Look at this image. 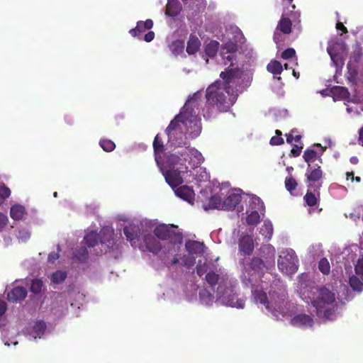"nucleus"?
<instances>
[{
    "label": "nucleus",
    "mask_w": 363,
    "mask_h": 363,
    "mask_svg": "<svg viewBox=\"0 0 363 363\" xmlns=\"http://www.w3.org/2000/svg\"><path fill=\"white\" fill-rule=\"evenodd\" d=\"M182 9V7L179 1L177 0H172L168 1L166 6L165 14L168 16L175 17L180 13Z\"/></svg>",
    "instance_id": "a878e982"
},
{
    "label": "nucleus",
    "mask_w": 363,
    "mask_h": 363,
    "mask_svg": "<svg viewBox=\"0 0 363 363\" xmlns=\"http://www.w3.org/2000/svg\"><path fill=\"white\" fill-rule=\"evenodd\" d=\"M99 144L101 148L106 152H111L116 147L115 143L112 140L108 139H101Z\"/></svg>",
    "instance_id": "a18cd8bd"
},
{
    "label": "nucleus",
    "mask_w": 363,
    "mask_h": 363,
    "mask_svg": "<svg viewBox=\"0 0 363 363\" xmlns=\"http://www.w3.org/2000/svg\"><path fill=\"white\" fill-rule=\"evenodd\" d=\"M238 50V45L231 41H228L221 45L220 55L223 64L228 66L226 69L235 68L234 65L237 62ZM235 68L239 69L238 67H235Z\"/></svg>",
    "instance_id": "6e6552de"
},
{
    "label": "nucleus",
    "mask_w": 363,
    "mask_h": 363,
    "mask_svg": "<svg viewBox=\"0 0 363 363\" xmlns=\"http://www.w3.org/2000/svg\"><path fill=\"white\" fill-rule=\"evenodd\" d=\"M332 92L334 95H337L342 99H347L350 96L348 89L343 86H334L332 89Z\"/></svg>",
    "instance_id": "ea45409f"
},
{
    "label": "nucleus",
    "mask_w": 363,
    "mask_h": 363,
    "mask_svg": "<svg viewBox=\"0 0 363 363\" xmlns=\"http://www.w3.org/2000/svg\"><path fill=\"white\" fill-rule=\"evenodd\" d=\"M11 195L10 189L4 183L0 184V201L1 204Z\"/></svg>",
    "instance_id": "de8ad7c7"
},
{
    "label": "nucleus",
    "mask_w": 363,
    "mask_h": 363,
    "mask_svg": "<svg viewBox=\"0 0 363 363\" xmlns=\"http://www.w3.org/2000/svg\"><path fill=\"white\" fill-rule=\"evenodd\" d=\"M106 231L104 230H101L100 235L94 231L87 233L84 238L85 245L88 247H94L98 244L99 241L101 243H106V240L101 236L102 234H105Z\"/></svg>",
    "instance_id": "aec40b11"
},
{
    "label": "nucleus",
    "mask_w": 363,
    "mask_h": 363,
    "mask_svg": "<svg viewBox=\"0 0 363 363\" xmlns=\"http://www.w3.org/2000/svg\"><path fill=\"white\" fill-rule=\"evenodd\" d=\"M7 310V304L4 301H0V317L2 316Z\"/></svg>",
    "instance_id": "69168bd1"
},
{
    "label": "nucleus",
    "mask_w": 363,
    "mask_h": 363,
    "mask_svg": "<svg viewBox=\"0 0 363 363\" xmlns=\"http://www.w3.org/2000/svg\"><path fill=\"white\" fill-rule=\"evenodd\" d=\"M284 183L286 190L291 194H292V191L296 189L298 185L297 182L292 176L287 177Z\"/></svg>",
    "instance_id": "49530a36"
},
{
    "label": "nucleus",
    "mask_w": 363,
    "mask_h": 363,
    "mask_svg": "<svg viewBox=\"0 0 363 363\" xmlns=\"http://www.w3.org/2000/svg\"><path fill=\"white\" fill-rule=\"evenodd\" d=\"M250 206L252 210L253 211H262L264 208V203L263 201H262V199L257 196H253L251 197L250 199Z\"/></svg>",
    "instance_id": "c9c22d12"
},
{
    "label": "nucleus",
    "mask_w": 363,
    "mask_h": 363,
    "mask_svg": "<svg viewBox=\"0 0 363 363\" xmlns=\"http://www.w3.org/2000/svg\"><path fill=\"white\" fill-rule=\"evenodd\" d=\"M223 278H228L227 277H220V276L215 273L214 272H208L205 277V279L208 284L210 285L211 287L213 288L216 284L219 285L220 279Z\"/></svg>",
    "instance_id": "473e14b6"
},
{
    "label": "nucleus",
    "mask_w": 363,
    "mask_h": 363,
    "mask_svg": "<svg viewBox=\"0 0 363 363\" xmlns=\"http://www.w3.org/2000/svg\"><path fill=\"white\" fill-rule=\"evenodd\" d=\"M354 272L359 277H363V259H359L354 266Z\"/></svg>",
    "instance_id": "5fc2aeb1"
},
{
    "label": "nucleus",
    "mask_w": 363,
    "mask_h": 363,
    "mask_svg": "<svg viewBox=\"0 0 363 363\" xmlns=\"http://www.w3.org/2000/svg\"><path fill=\"white\" fill-rule=\"evenodd\" d=\"M153 233L154 235L161 240H167L172 238L173 242H179L182 239V233H180L177 227L174 225H159L155 228Z\"/></svg>",
    "instance_id": "0eeeda50"
},
{
    "label": "nucleus",
    "mask_w": 363,
    "mask_h": 363,
    "mask_svg": "<svg viewBox=\"0 0 363 363\" xmlns=\"http://www.w3.org/2000/svg\"><path fill=\"white\" fill-rule=\"evenodd\" d=\"M47 328L46 323L43 320L36 321L33 327L32 334L35 338L41 337Z\"/></svg>",
    "instance_id": "2f4dec72"
},
{
    "label": "nucleus",
    "mask_w": 363,
    "mask_h": 363,
    "mask_svg": "<svg viewBox=\"0 0 363 363\" xmlns=\"http://www.w3.org/2000/svg\"><path fill=\"white\" fill-rule=\"evenodd\" d=\"M204 159L200 152L195 148L186 147L180 150L175 151L174 153L169 154L165 161L162 159V166H158L162 171L164 169H182L187 170L188 167L186 162L192 168L197 167L203 162Z\"/></svg>",
    "instance_id": "f03ea898"
},
{
    "label": "nucleus",
    "mask_w": 363,
    "mask_h": 363,
    "mask_svg": "<svg viewBox=\"0 0 363 363\" xmlns=\"http://www.w3.org/2000/svg\"><path fill=\"white\" fill-rule=\"evenodd\" d=\"M241 201V196L237 193L230 194L223 201L222 208L227 211H232Z\"/></svg>",
    "instance_id": "412c9836"
},
{
    "label": "nucleus",
    "mask_w": 363,
    "mask_h": 363,
    "mask_svg": "<svg viewBox=\"0 0 363 363\" xmlns=\"http://www.w3.org/2000/svg\"><path fill=\"white\" fill-rule=\"evenodd\" d=\"M273 39L277 44L279 43L282 40L281 35L277 30L274 31Z\"/></svg>",
    "instance_id": "338daca9"
},
{
    "label": "nucleus",
    "mask_w": 363,
    "mask_h": 363,
    "mask_svg": "<svg viewBox=\"0 0 363 363\" xmlns=\"http://www.w3.org/2000/svg\"><path fill=\"white\" fill-rule=\"evenodd\" d=\"M152 145H153L155 162L158 166H162L163 164H162V155L164 153V152L165 150V147H164V142H163L160 134H157L156 136L155 137Z\"/></svg>",
    "instance_id": "4468645a"
},
{
    "label": "nucleus",
    "mask_w": 363,
    "mask_h": 363,
    "mask_svg": "<svg viewBox=\"0 0 363 363\" xmlns=\"http://www.w3.org/2000/svg\"><path fill=\"white\" fill-rule=\"evenodd\" d=\"M349 284L354 291L361 292L363 291V277L352 275L349 278Z\"/></svg>",
    "instance_id": "c756f323"
},
{
    "label": "nucleus",
    "mask_w": 363,
    "mask_h": 363,
    "mask_svg": "<svg viewBox=\"0 0 363 363\" xmlns=\"http://www.w3.org/2000/svg\"><path fill=\"white\" fill-rule=\"evenodd\" d=\"M59 257L60 256H59L58 252H52L48 255V262L50 263H54L55 261L59 258Z\"/></svg>",
    "instance_id": "e2e57ef3"
},
{
    "label": "nucleus",
    "mask_w": 363,
    "mask_h": 363,
    "mask_svg": "<svg viewBox=\"0 0 363 363\" xmlns=\"http://www.w3.org/2000/svg\"><path fill=\"white\" fill-rule=\"evenodd\" d=\"M286 142L291 144L294 141L298 142L301 138V135L298 133L296 130L293 129L289 133L286 134Z\"/></svg>",
    "instance_id": "3c124183"
},
{
    "label": "nucleus",
    "mask_w": 363,
    "mask_h": 363,
    "mask_svg": "<svg viewBox=\"0 0 363 363\" xmlns=\"http://www.w3.org/2000/svg\"><path fill=\"white\" fill-rule=\"evenodd\" d=\"M308 189H312L313 187H316L317 185H314L313 183L319 182L323 178V171L320 167L315 164H308V168L306 173Z\"/></svg>",
    "instance_id": "1a4fd4ad"
},
{
    "label": "nucleus",
    "mask_w": 363,
    "mask_h": 363,
    "mask_svg": "<svg viewBox=\"0 0 363 363\" xmlns=\"http://www.w3.org/2000/svg\"><path fill=\"white\" fill-rule=\"evenodd\" d=\"M296 55V51L294 48H287L281 52V57L284 60H289Z\"/></svg>",
    "instance_id": "864d4df0"
},
{
    "label": "nucleus",
    "mask_w": 363,
    "mask_h": 363,
    "mask_svg": "<svg viewBox=\"0 0 363 363\" xmlns=\"http://www.w3.org/2000/svg\"><path fill=\"white\" fill-rule=\"evenodd\" d=\"M303 149L302 146H299L298 145H294L292 149L291 150V153L294 157H298L301 155V150Z\"/></svg>",
    "instance_id": "052dcab7"
},
{
    "label": "nucleus",
    "mask_w": 363,
    "mask_h": 363,
    "mask_svg": "<svg viewBox=\"0 0 363 363\" xmlns=\"http://www.w3.org/2000/svg\"><path fill=\"white\" fill-rule=\"evenodd\" d=\"M144 243L148 251L157 254L162 249V245L157 238L151 234L144 236Z\"/></svg>",
    "instance_id": "a211bd4d"
},
{
    "label": "nucleus",
    "mask_w": 363,
    "mask_h": 363,
    "mask_svg": "<svg viewBox=\"0 0 363 363\" xmlns=\"http://www.w3.org/2000/svg\"><path fill=\"white\" fill-rule=\"evenodd\" d=\"M265 267L264 261L257 257H252L247 264L244 265V270L249 275L262 273Z\"/></svg>",
    "instance_id": "9b49d317"
},
{
    "label": "nucleus",
    "mask_w": 363,
    "mask_h": 363,
    "mask_svg": "<svg viewBox=\"0 0 363 363\" xmlns=\"http://www.w3.org/2000/svg\"><path fill=\"white\" fill-rule=\"evenodd\" d=\"M284 141L281 137L273 136L270 140V145H280L284 144Z\"/></svg>",
    "instance_id": "bf43d9fd"
},
{
    "label": "nucleus",
    "mask_w": 363,
    "mask_h": 363,
    "mask_svg": "<svg viewBox=\"0 0 363 363\" xmlns=\"http://www.w3.org/2000/svg\"><path fill=\"white\" fill-rule=\"evenodd\" d=\"M187 170L182 169H167L165 172H163L166 182L172 187L179 186L183 182V178L181 173L186 172Z\"/></svg>",
    "instance_id": "9d476101"
},
{
    "label": "nucleus",
    "mask_w": 363,
    "mask_h": 363,
    "mask_svg": "<svg viewBox=\"0 0 363 363\" xmlns=\"http://www.w3.org/2000/svg\"><path fill=\"white\" fill-rule=\"evenodd\" d=\"M235 289L236 281L228 278L220 279L219 286L216 291L217 301L227 306L243 308L245 300L238 298Z\"/></svg>",
    "instance_id": "7ed1b4c3"
},
{
    "label": "nucleus",
    "mask_w": 363,
    "mask_h": 363,
    "mask_svg": "<svg viewBox=\"0 0 363 363\" xmlns=\"http://www.w3.org/2000/svg\"><path fill=\"white\" fill-rule=\"evenodd\" d=\"M8 217L6 214L0 213V231H1L7 225Z\"/></svg>",
    "instance_id": "13d9d810"
},
{
    "label": "nucleus",
    "mask_w": 363,
    "mask_h": 363,
    "mask_svg": "<svg viewBox=\"0 0 363 363\" xmlns=\"http://www.w3.org/2000/svg\"><path fill=\"white\" fill-rule=\"evenodd\" d=\"M153 26V21L151 19H147L145 21H138L135 28L130 30L129 33L133 37L139 36L141 33H144L146 30H150Z\"/></svg>",
    "instance_id": "4be33fe9"
},
{
    "label": "nucleus",
    "mask_w": 363,
    "mask_h": 363,
    "mask_svg": "<svg viewBox=\"0 0 363 363\" xmlns=\"http://www.w3.org/2000/svg\"><path fill=\"white\" fill-rule=\"evenodd\" d=\"M67 278V273L62 271H56L52 273L51 276V280L55 284H61Z\"/></svg>",
    "instance_id": "37998d69"
},
{
    "label": "nucleus",
    "mask_w": 363,
    "mask_h": 363,
    "mask_svg": "<svg viewBox=\"0 0 363 363\" xmlns=\"http://www.w3.org/2000/svg\"><path fill=\"white\" fill-rule=\"evenodd\" d=\"M30 237V233L26 230H21L18 231V238L22 242H26Z\"/></svg>",
    "instance_id": "4d7b16f0"
},
{
    "label": "nucleus",
    "mask_w": 363,
    "mask_h": 363,
    "mask_svg": "<svg viewBox=\"0 0 363 363\" xmlns=\"http://www.w3.org/2000/svg\"><path fill=\"white\" fill-rule=\"evenodd\" d=\"M243 72L240 69L229 68L221 72L220 77L222 80H216L210 84L206 91V99L208 104L215 107L218 112L225 113L237 101L238 92L241 88Z\"/></svg>",
    "instance_id": "f257e3e1"
},
{
    "label": "nucleus",
    "mask_w": 363,
    "mask_h": 363,
    "mask_svg": "<svg viewBox=\"0 0 363 363\" xmlns=\"http://www.w3.org/2000/svg\"><path fill=\"white\" fill-rule=\"evenodd\" d=\"M238 248L244 255H251L255 248L252 236L250 235L242 236L238 240Z\"/></svg>",
    "instance_id": "f8f14e48"
},
{
    "label": "nucleus",
    "mask_w": 363,
    "mask_h": 363,
    "mask_svg": "<svg viewBox=\"0 0 363 363\" xmlns=\"http://www.w3.org/2000/svg\"><path fill=\"white\" fill-rule=\"evenodd\" d=\"M313 323L314 321L311 315L303 313L298 314L291 320L292 325L299 328L312 327Z\"/></svg>",
    "instance_id": "f3484780"
},
{
    "label": "nucleus",
    "mask_w": 363,
    "mask_h": 363,
    "mask_svg": "<svg viewBox=\"0 0 363 363\" xmlns=\"http://www.w3.org/2000/svg\"><path fill=\"white\" fill-rule=\"evenodd\" d=\"M173 45L176 47L175 50L178 52H182L184 50V42L182 40H177L174 42Z\"/></svg>",
    "instance_id": "680f3d73"
},
{
    "label": "nucleus",
    "mask_w": 363,
    "mask_h": 363,
    "mask_svg": "<svg viewBox=\"0 0 363 363\" xmlns=\"http://www.w3.org/2000/svg\"><path fill=\"white\" fill-rule=\"evenodd\" d=\"M219 48V43L216 40L210 41L205 47V53L209 57H214Z\"/></svg>",
    "instance_id": "72a5a7b5"
},
{
    "label": "nucleus",
    "mask_w": 363,
    "mask_h": 363,
    "mask_svg": "<svg viewBox=\"0 0 363 363\" xmlns=\"http://www.w3.org/2000/svg\"><path fill=\"white\" fill-rule=\"evenodd\" d=\"M201 47V41L199 38L191 34L187 42L186 52L189 55H194Z\"/></svg>",
    "instance_id": "bb28decb"
},
{
    "label": "nucleus",
    "mask_w": 363,
    "mask_h": 363,
    "mask_svg": "<svg viewBox=\"0 0 363 363\" xmlns=\"http://www.w3.org/2000/svg\"><path fill=\"white\" fill-rule=\"evenodd\" d=\"M222 203L220 197L214 195L210 197L207 204H203V208L205 211L216 209L222 206Z\"/></svg>",
    "instance_id": "7c9ffc66"
},
{
    "label": "nucleus",
    "mask_w": 363,
    "mask_h": 363,
    "mask_svg": "<svg viewBox=\"0 0 363 363\" xmlns=\"http://www.w3.org/2000/svg\"><path fill=\"white\" fill-rule=\"evenodd\" d=\"M259 214L257 211H252L247 217V223L249 225H256L259 222Z\"/></svg>",
    "instance_id": "8fccbe9b"
},
{
    "label": "nucleus",
    "mask_w": 363,
    "mask_h": 363,
    "mask_svg": "<svg viewBox=\"0 0 363 363\" xmlns=\"http://www.w3.org/2000/svg\"><path fill=\"white\" fill-rule=\"evenodd\" d=\"M259 233L267 239V240H270L273 234V226L272 223L269 221H265L260 228Z\"/></svg>",
    "instance_id": "f704fd0d"
},
{
    "label": "nucleus",
    "mask_w": 363,
    "mask_h": 363,
    "mask_svg": "<svg viewBox=\"0 0 363 363\" xmlns=\"http://www.w3.org/2000/svg\"><path fill=\"white\" fill-rule=\"evenodd\" d=\"M185 247L190 254H202L204 252L203 243L196 240H188Z\"/></svg>",
    "instance_id": "393cba45"
},
{
    "label": "nucleus",
    "mask_w": 363,
    "mask_h": 363,
    "mask_svg": "<svg viewBox=\"0 0 363 363\" xmlns=\"http://www.w3.org/2000/svg\"><path fill=\"white\" fill-rule=\"evenodd\" d=\"M209 269V264L206 262L201 263V261L196 265V273L197 274L201 277L205 274H207Z\"/></svg>",
    "instance_id": "603ef678"
},
{
    "label": "nucleus",
    "mask_w": 363,
    "mask_h": 363,
    "mask_svg": "<svg viewBox=\"0 0 363 363\" xmlns=\"http://www.w3.org/2000/svg\"><path fill=\"white\" fill-rule=\"evenodd\" d=\"M252 296L256 303H260L265 306L266 308L269 311L273 312L272 308H280V306L275 303V306H273L272 301H269L267 298V294L262 290L255 289L252 290Z\"/></svg>",
    "instance_id": "dca6fc26"
},
{
    "label": "nucleus",
    "mask_w": 363,
    "mask_h": 363,
    "mask_svg": "<svg viewBox=\"0 0 363 363\" xmlns=\"http://www.w3.org/2000/svg\"><path fill=\"white\" fill-rule=\"evenodd\" d=\"M123 233L127 240L131 243V245H133L135 241L138 240L139 228L136 225H129L123 228Z\"/></svg>",
    "instance_id": "b1692460"
},
{
    "label": "nucleus",
    "mask_w": 363,
    "mask_h": 363,
    "mask_svg": "<svg viewBox=\"0 0 363 363\" xmlns=\"http://www.w3.org/2000/svg\"><path fill=\"white\" fill-rule=\"evenodd\" d=\"M328 52L331 58L332 62H333L335 67L343 65V58L340 53L333 51V50L329 48L328 49Z\"/></svg>",
    "instance_id": "4c0bfd02"
},
{
    "label": "nucleus",
    "mask_w": 363,
    "mask_h": 363,
    "mask_svg": "<svg viewBox=\"0 0 363 363\" xmlns=\"http://www.w3.org/2000/svg\"><path fill=\"white\" fill-rule=\"evenodd\" d=\"M347 78L350 82H354L356 81L358 72L357 67L352 65L350 62H348L347 65Z\"/></svg>",
    "instance_id": "58836bf2"
},
{
    "label": "nucleus",
    "mask_w": 363,
    "mask_h": 363,
    "mask_svg": "<svg viewBox=\"0 0 363 363\" xmlns=\"http://www.w3.org/2000/svg\"><path fill=\"white\" fill-rule=\"evenodd\" d=\"M320 187L321 184H318L316 187H313L312 189H308V191L303 197V201L306 205L310 207H313L318 204L320 197Z\"/></svg>",
    "instance_id": "2eb2a0df"
},
{
    "label": "nucleus",
    "mask_w": 363,
    "mask_h": 363,
    "mask_svg": "<svg viewBox=\"0 0 363 363\" xmlns=\"http://www.w3.org/2000/svg\"><path fill=\"white\" fill-rule=\"evenodd\" d=\"M199 296L201 300L206 304L211 303L214 298L213 296L206 289L201 290L199 292Z\"/></svg>",
    "instance_id": "09e8293b"
},
{
    "label": "nucleus",
    "mask_w": 363,
    "mask_h": 363,
    "mask_svg": "<svg viewBox=\"0 0 363 363\" xmlns=\"http://www.w3.org/2000/svg\"><path fill=\"white\" fill-rule=\"evenodd\" d=\"M187 132L191 138L197 137L201 131L200 120L196 116H193L191 112L188 111Z\"/></svg>",
    "instance_id": "ddd939ff"
},
{
    "label": "nucleus",
    "mask_w": 363,
    "mask_h": 363,
    "mask_svg": "<svg viewBox=\"0 0 363 363\" xmlns=\"http://www.w3.org/2000/svg\"><path fill=\"white\" fill-rule=\"evenodd\" d=\"M315 297L311 299V303L317 311H320L327 306L333 304L335 301V294L326 288L322 286L320 288H315Z\"/></svg>",
    "instance_id": "39448f33"
},
{
    "label": "nucleus",
    "mask_w": 363,
    "mask_h": 363,
    "mask_svg": "<svg viewBox=\"0 0 363 363\" xmlns=\"http://www.w3.org/2000/svg\"><path fill=\"white\" fill-rule=\"evenodd\" d=\"M155 33L153 31H149L144 36V40L147 43L151 42L155 38Z\"/></svg>",
    "instance_id": "0e129e2a"
},
{
    "label": "nucleus",
    "mask_w": 363,
    "mask_h": 363,
    "mask_svg": "<svg viewBox=\"0 0 363 363\" xmlns=\"http://www.w3.org/2000/svg\"><path fill=\"white\" fill-rule=\"evenodd\" d=\"M176 194L186 201L189 203L193 204L194 200V191L187 186H182L179 187L176 191Z\"/></svg>",
    "instance_id": "5701e85b"
},
{
    "label": "nucleus",
    "mask_w": 363,
    "mask_h": 363,
    "mask_svg": "<svg viewBox=\"0 0 363 363\" xmlns=\"http://www.w3.org/2000/svg\"><path fill=\"white\" fill-rule=\"evenodd\" d=\"M292 23L289 18L281 17L279 20L276 30L284 34H289L291 32Z\"/></svg>",
    "instance_id": "c85d7f7f"
},
{
    "label": "nucleus",
    "mask_w": 363,
    "mask_h": 363,
    "mask_svg": "<svg viewBox=\"0 0 363 363\" xmlns=\"http://www.w3.org/2000/svg\"><path fill=\"white\" fill-rule=\"evenodd\" d=\"M317 152L313 150V149H307L304 151L303 152V157L305 160V162H306L308 164H313V160H315L317 157Z\"/></svg>",
    "instance_id": "a19ab883"
},
{
    "label": "nucleus",
    "mask_w": 363,
    "mask_h": 363,
    "mask_svg": "<svg viewBox=\"0 0 363 363\" xmlns=\"http://www.w3.org/2000/svg\"><path fill=\"white\" fill-rule=\"evenodd\" d=\"M318 269L324 275H328L330 274V266L328 260L326 258L323 257L318 262Z\"/></svg>",
    "instance_id": "c03bdc74"
},
{
    "label": "nucleus",
    "mask_w": 363,
    "mask_h": 363,
    "mask_svg": "<svg viewBox=\"0 0 363 363\" xmlns=\"http://www.w3.org/2000/svg\"><path fill=\"white\" fill-rule=\"evenodd\" d=\"M267 69L273 74H280L283 70L281 64L277 60L271 61L267 65Z\"/></svg>",
    "instance_id": "e433bc0d"
},
{
    "label": "nucleus",
    "mask_w": 363,
    "mask_h": 363,
    "mask_svg": "<svg viewBox=\"0 0 363 363\" xmlns=\"http://www.w3.org/2000/svg\"><path fill=\"white\" fill-rule=\"evenodd\" d=\"M362 56V52L361 51V50H354L351 56H350V60L349 62H350L352 63V62H354V63H358L361 59Z\"/></svg>",
    "instance_id": "6e6d98bb"
},
{
    "label": "nucleus",
    "mask_w": 363,
    "mask_h": 363,
    "mask_svg": "<svg viewBox=\"0 0 363 363\" xmlns=\"http://www.w3.org/2000/svg\"><path fill=\"white\" fill-rule=\"evenodd\" d=\"M27 290L23 286H16L7 294V299L13 303L24 300L27 296Z\"/></svg>",
    "instance_id": "6ab92c4d"
},
{
    "label": "nucleus",
    "mask_w": 363,
    "mask_h": 363,
    "mask_svg": "<svg viewBox=\"0 0 363 363\" xmlns=\"http://www.w3.org/2000/svg\"><path fill=\"white\" fill-rule=\"evenodd\" d=\"M191 103V100H189L186 102L184 106L182 108V111L179 115H177L174 117V118L171 121L169 125L165 130L166 134L168 135L169 140H172L174 135V133L182 132V127L179 123H182L187 126V121H188V110L189 108L190 104Z\"/></svg>",
    "instance_id": "423d86ee"
},
{
    "label": "nucleus",
    "mask_w": 363,
    "mask_h": 363,
    "mask_svg": "<svg viewBox=\"0 0 363 363\" xmlns=\"http://www.w3.org/2000/svg\"><path fill=\"white\" fill-rule=\"evenodd\" d=\"M43 286V282L39 279H34L31 281L30 290L35 294H38L41 292Z\"/></svg>",
    "instance_id": "79ce46f5"
},
{
    "label": "nucleus",
    "mask_w": 363,
    "mask_h": 363,
    "mask_svg": "<svg viewBox=\"0 0 363 363\" xmlns=\"http://www.w3.org/2000/svg\"><path fill=\"white\" fill-rule=\"evenodd\" d=\"M336 28L337 30H342V32L343 33H347L348 31H347V28L343 25L342 23L341 22H337V24H336Z\"/></svg>",
    "instance_id": "774afa93"
},
{
    "label": "nucleus",
    "mask_w": 363,
    "mask_h": 363,
    "mask_svg": "<svg viewBox=\"0 0 363 363\" xmlns=\"http://www.w3.org/2000/svg\"><path fill=\"white\" fill-rule=\"evenodd\" d=\"M26 214V208L20 204H15L11 207L10 216L12 219L19 220L23 219Z\"/></svg>",
    "instance_id": "cd10ccee"
},
{
    "label": "nucleus",
    "mask_w": 363,
    "mask_h": 363,
    "mask_svg": "<svg viewBox=\"0 0 363 363\" xmlns=\"http://www.w3.org/2000/svg\"><path fill=\"white\" fill-rule=\"evenodd\" d=\"M298 259L295 252L290 249L281 252L278 259V268L286 274H295L298 270Z\"/></svg>",
    "instance_id": "20e7f679"
}]
</instances>
